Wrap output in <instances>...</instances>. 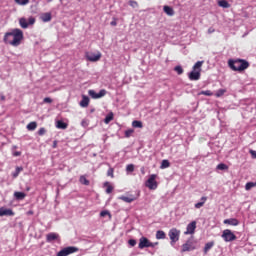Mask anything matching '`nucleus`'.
<instances>
[{"label":"nucleus","instance_id":"nucleus-11","mask_svg":"<svg viewBox=\"0 0 256 256\" xmlns=\"http://www.w3.org/2000/svg\"><path fill=\"white\" fill-rule=\"evenodd\" d=\"M15 212L12 209L6 207H0V217H13Z\"/></svg>","mask_w":256,"mask_h":256},{"label":"nucleus","instance_id":"nucleus-20","mask_svg":"<svg viewBox=\"0 0 256 256\" xmlns=\"http://www.w3.org/2000/svg\"><path fill=\"white\" fill-rule=\"evenodd\" d=\"M205 203H207V196H203L200 199V202L196 203L194 205L195 209H201V207H203L205 205Z\"/></svg>","mask_w":256,"mask_h":256},{"label":"nucleus","instance_id":"nucleus-22","mask_svg":"<svg viewBox=\"0 0 256 256\" xmlns=\"http://www.w3.org/2000/svg\"><path fill=\"white\" fill-rule=\"evenodd\" d=\"M23 171V166H17L15 171L12 173L13 179H17L19 177V173Z\"/></svg>","mask_w":256,"mask_h":256},{"label":"nucleus","instance_id":"nucleus-7","mask_svg":"<svg viewBox=\"0 0 256 256\" xmlns=\"http://www.w3.org/2000/svg\"><path fill=\"white\" fill-rule=\"evenodd\" d=\"M77 251H79V248H77L75 246H69V247H66V248L60 250L57 253V256H68V255H71L72 253H77Z\"/></svg>","mask_w":256,"mask_h":256},{"label":"nucleus","instance_id":"nucleus-25","mask_svg":"<svg viewBox=\"0 0 256 256\" xmlns=\"http://www.w3.org/2000/svg\"><path fill=\"white\" fill-rule=\"evenodd\" d=\"M167 237V234H165V231L158 230L156 232V239H165Z\"/></svg>","mask_w":256,"mask_h":256},{"label":"nucleus","instance_id":"nucleus-51","mask_svg":"<svg viewBox=\"0 0 256 256\" xmlns=\"http://www.w3.org/2000/svg\"><path fill=\"white\" fill-rule=\"evenodd\" d=\"M208 33H209V34L215 33V28H209V29H208Z\"/></svg>","mask_w":256,"mask_h":256},{"label":"nucleus","instance_id":"nucleus-31","mask_svg":"<svg viewBox=\"0 0 256 256\" xmlns=\"http://www.w3.org/2000/svg\"><path fill=\"white\" fill-rule=\"evenodd\" d=\"M168 167H171V163L169 160H162L160 169H167Z\"/></svg>","mask_w":256,"mask_h":256},{"label":"nucleus","instance_id":"nucleus-32","mask_svg":"<svg viewBox=\"0 0 256 256\" xmlns=\"http://www.w3.org/2000/svg\"><path fill=\"white\" fill-rule=\"evenodd\" d=\"M253 187H256V182H247L245 185V190L246 191H251Z\"/></svg>","mask_w":256,"mask_h":256},{"label":"nucleus","instance_id":"nucleus-43","mask_svg":"<svg viewBox=\"0 0 256 256\" xmlns=\"http://www.w3.org/2000/svg\"><path fill=\"white\" fill-rule=\"evenodd\" d=\"M111 121H113V116H112V115H108V116H106V118L104 119V122H105L106 124L111 123Z\"/></svg>","mask_w":256,"mask_h":256},{"label":"nucleus","instance_id":"nucleus-18","mask_svg":"<svg viewBox=\"0 0 256 256\" xmlns=\"http://www.w3.org/2000/svg\"><path fill=\"white\" fill-rule=\"evenodd\" d=\"M163 11H164V13H166V15H168L169 17H173V15H175V10H173V8L170 7V6L165 5V6L163 7Z\"/></svg>","mask_w":256,"mask_h":256},{"label":"nucleus","instance_id":"nucleus-30","mask_svg":"<svg viewBox=\"0 0 256 256\" xmlns=\"http://www.w3.org/2000/svg\"><path fill=\"white\" fill-rule=\"evenodd\" d=\"M219 7H223L224 9H229V2L226 0H220L218 2Z\"/></svg>","mask_w":256,"mask_h":256},{"label":"nucleus","instance_id":"nucleus-12","mask_svg":"<svg viewBox=\"0 0 256 256\" xmlns=\"http://www.w3.org/2000/svg\"><path fill=\"white\" fill-rule=\"evenodd\" d=\"M195 229H197V222L192 221L187 225L186 231L184 232V235H193L195 233Z\"/></svg>","mask_w":256,"mask_h":256},{"label":"nucleus","instance_id":"nucleus-19","mask_svg":"<svg viewBox=\"0 0 256 256\" xmlns=\"http://www.w3.org/2000/svg\"><path fill=\"white\" fill-rule=\"evenodd\" d=\"M214 246H215L214 241L207 242L204 246V255H207V253H209V251H211V249H213Z\"/></svg>","mask_w":256,"mask_h":256},{"label":"nucleus","instance_id":"nucleus-36","mask_svg":"<svg viewBox=\"0 0 256 256\" xmlns=\"http://www.w3.org/2000/svg\"><path fill=\"white\" fill-rule=\"evenodd\" d=\"M199 95H205L206 97H212L213 92H211V90H203L199 93Z\"/></svg>","mask_w":256,"mask_h":256},{"label":"nucleus","instance_id":"nucleus-45","mask_svg":"<svg viewBox=\"0 0 256 256\" xmlns=\"http://www.w3.org/2000/svg\"><path fill=\"white\" fill-rule=\"evenodd\" d=\"M128 243L131 247H135L137 245V241L135 239H130Z\"/></svg>","mask_w":256,"mask_h":256},{"label":"nucleus","instance_id":"nucleus-46","mask_svg":"<svg viewBox=\"0 0 256 256\" xmlns=\"http://www.w3.org/2000/svg\"><path fill=\"white\" fill-rule=\"evenodd\" d=\"M45 133H47V130H45V128H40L38 130V135H40V136H43Z\"/></svg>","mask_w":256,"mask_h":256},{"label":"nucleus","instance_id":"nucleus-26","mask_svg":"<svg viewBox=\"0 0 256 256\" xmlns=\"http://www.w3.org/2000/svg\"><path fill=\"white\" fill-rule=\"evenodd\" d=\"M203 63V61L196 62L195 65L193 66V71L201 72V67H203Z\"/></svg>","mask_w":256,"mask_h":256},{"label":"nucleus","instance_id":"nucleus-27","mask_svg":"<svg viewBox=\"0 0 256 256\" xmlns=\"http://www.w3.org/2000/svg\"><path fill=\"white\" fill-rule=\"evenodd\" d=\"M26 129H28V131H35L37 129V122H30L26 126Z\"/></svg>","mask_w":256,"mask_h":256},{"label":"nucleus","instance_id":"nucleus-9","mask_svg":"<svg viewBox=\"0 0 256 256\" xmlns=\"http://www.w3.org/2000/svg\"><path fill=\"white\" fill-rule=\"evenodd\" d=\"M88 95L92 97V99H101V97H105L107 95V90L102 89L99 93L95 92V90H89Z\"/></svg>","mask_w":256,"mask_h":256},{"label":"nucleus","instance_id":"nucleus-15","mask_svg":"<svg viewBox=\"0 0 256 256\" xmlns=\"http://www.w3.org/2000/svg\"><path fill=\"white\" fill-rule=\"evenodd\" d=\"M58 239H59V234H57V233L51 232V233L47 234V236H46V241L48 243H53V241H57Z\"/></svg>","mask_w":256,"mask_h":256},{"label":"nucleus","instance_id":"nucleus-2","mask_svg":"<svg viewBox=\"0 0 256 256\" xmlns=\"http://www.w3.org/2000/svg\"><path fill=\"white\" fill-rule=\"evenodd\" d=\"M228 65L232 71H245V69H249V63L247 60L243 59H236V60H229Z\"/></svg>","mask_w":256,"mask_h":256},{"label":"nucleus","instance_id":"nucleus-42","mask_svg":"<svg viewBox=\"0 0 256 256\" xmlns=\"http://www.w3.org/2000/svg\"><path fill=\"white\" fill-rule=\"evenodd\" d=\"M18 5H27L29 3V0H15Z\"/></svg>","mask_w":256,"mask_h":256},{"label":"nucleus","instance_id":"nucleus-50","mask_svg":"<svg viewBox=\"0 0 256 256\" xmlns=\"http://www.w3.org/2000/svg\"><path fill=\"white\" fill-rule=\"evenodd\" d=\"M110 25H112V27H116V25H117V20L114 19V20L110 23Z\"/></svg>","mask_w":256,"mask_h":256},{"label":"nucleus","instance_id":"nucleus-55","mask_svg":"<svg viewBox=\"0 0 256 256\" xmlns=\"http://www.w3.org/2000/svg\"><path fill=\"white\" fill-rule=\"evenodd\" d=\"M47 1V3H51L53 0H46Z\"/></svg>","mask_w":256,"mask_h":256},{"label":"nucleus","instance_id":"nucleus-47","mask_svg":"<svg viewBox=\"0 0 256 256\" xmlns=\"http://www.w3.org/2000/svg\"><path fill=\"white\" fill-rule=\"evenodd\" d=\"M107 215H110L109 211H107V210H104V211H102V212L100 213V216H101V217H107Z\"/></svg>","mask_w":256,"mask_h":256},{"label":"nucleus","instance_id":"nucleus-29","mask_svg":"<svg viewBox=\"0 0 256 256\" xmlns=\"http://www.w3.org/2000/svg\"><path fill=\"white\" fill-rule=\"evenodd\" d=\"M14 197H16V199L21 201V200L25 199L26 194L23 192H15Z\"/></svg>","mask_w":256,"mask_h":256},{"label":"nucleus","instance_id":"nucleus-23","mask_svg":"<svg viewBox=\"0 0 256 256\" xmlns=\"http://www.w3.org/2000/svg\"><path fill=\"white\" fill-rule=\"evenodd\" d=\"M132 127H134L135 129H143V122L139 120H134L132 122Z\"/></svg>","mask_w":256,"mask_h":256},{"label":"nucleus","instance_id":"nucleus-35","mask_svg":"<svg viewBox=\"0 0 256 256\" xmlns=\"http://www.w3.org/2000/svg\"><path fill=\"white\" fill-rule=\"evenodd\" d=\"M128 5H130V7H132L133 9H137V7H139V3L135 0L128 1Z\"/></svg>","mask_w":256,"mask_h":256},{"label":"nucleus","instance_id":"nucleus-49","mask_svg":"<svg viewBox=\"0 0 256 256\" xmlns=\"http://www.w3.org/2000/svg\"><path fill=\"white\" fill-rule=\"evenodd\" d=\"M249 153L253 159H256V151L255 150H250Z\"/></svg>","mask_w":256,"mask_h":256},{"label":"nucleus","instance_id":"nucleus-13","mask_svg":"<svg viewBox=\"0 0 256 256\" xmlns=\"http://www.w3.org/2000/svg\"><path fill=\"white\" fill-rule=\"evenodd\" d=\"M86 59L88 61L97 62V61H99V59H101V54H100V52H97V53H87L86 54Z\"/></svg>","mask_w":256,"mask_h":256},{"label":"nucleus","instance_id":"nucleus-38","mask_svg":"<svg viewBox=\"0 0 256 256\" xmlns=\"http://www.w3.org/2000/svg\"><path fill=\"white\" fill-rule=\"evenodd\" d=\"M80 183L82 185H89V180H87V178L85 176H80V179H79Z\"/></svg>","mask_w":256,"mask_h":256},{"label":"nucleus","instance_id":"nucleus-39","mask_svg":"<svg viewBox=\"0 0 256 256\" xmlns=\"http://www.w3.org/2000/svg\"><path fill=\"white\" fill-rule=\"evenodd\" d=\"M126 171H128V173H133V171H135V165L133 164L127 165Z\"/></svg>","mask_w":256,"mask_h":256},{"label":"nucleus","instance_id":"nucleus-34","mask_svg":"<svg viewBox=\"0 0 256 256\" xmlns=\"http://www.w3.org/2000/svg\"><path fill=\"white\" fill-rule=\"evenodd\" d=\"M216 169H218L219 171H227V169H229V166H227L226 164L220 163L217 165Z\"/></svg>","mask_w":256,"mask_h":256},{"label":"nucleus","instance_id":"nucleus-8","mask_svg":"<svg viewBox=\"0 0 256 256\" xmlns=\"http://www.w3.org/2000/svg\"><path fill=\"white\" fill-rule=\"evenodd\" d=\"M195 242L193 239H188L186 243L182 245L181 253H186L187 251H195Z\"/></svg>","mask_w":256,"mask_h":256},{"label":"nucleus","instance_id":"nucleus-6","mask_svg":"<svg viewBox=\"0 0 256 256\" xmlns=\"http://www.w3.org/2000/svg\"><path fill=\"white\" fill-rule=\"evenodd\" d=\"M155 179H157V176L155 174H151L146 181V187L152 191H155V189L158 187L157 181Z\"/></svg>","mask_w":256,"mask_h":256},{"label":"nucleus","instance_id":"nucleus-5","mask_svg":"<svg viewBox=\"0 0 256 256\" xmlns=\"http://www.w3.org/2000/svg\"><path fill=\"white\" fill-rule=\"evenodd\" d=\"M221 237L226 243L237 240V236L229 229L224 230Z\"/></svg>","mask_w":256,"mask_h":256},{"label":"nucleus","instance_id":"nucleus-28","mask_svg":"<svg viewBox=\"0 0 256 256\" xmlns=\"http://www.w3.org/2000/svg\"><path fill=\"white\" fill-rule=\"evenodd\" d=\"M104 187H106V193L110 194L113 193V186L109 182L104 183Z\"/></svg>","mask_w":256,"mask_h":256},{"label":"nucleus","instance_id":"nucleus-21","mask_svg":"<svg viewBox=\"0 0 256 256\" xmlns=\"http://www.w3.org/2000/svg\"><path fill=\"white\" fill-rule=\"evenodd\" d=\"M80 107H89V98L87 96H82V100L80 101Z\"/></svg>","mask_w":256,"mask_h":256},{"label":"nucleus","instance_id":"nucleus-17","mask_svg":"<svg viewBox=\"0 0 256 256\" xmlns=\"http://www.w3.org/2000/svg\"><path fill=\"white\" fill-rule=\"evenodd\" d=\"M224 225H232L233 227H237V225H239V220H237V218L225 219Z\"/></svg>","mask_w":256,"mask_h":256},{"label":"nucleus","instance_id":"nucleus-33","mask_svg":"<svg viewBox=\"0 0 256 256\" xmlns=\"http://www.w3.org/2000/svg\"><path fill=\"white\" fill-rule=\"evenodd\" d=\"M56 127L58 129H67V123L60 120L57 122Z\"/></svg>","mask_w":256,"mask_h":256},{"label":"nucleus","instance_id":"nucleus-24","mask_svg":"<svg viewBox=\"0 0 256 256\" xmlns=\"http://www.w3.org/2000/svg\"><path fill=\"white\" fill-rule=\"evenodd\" d=\"M41 19L44 23H49L51 21V13L42 14Z\"/></svg>","mask_w":256,"mask_h":256},{"label":"nucleus","instance_id":"nucleus-3","mask_svg":"<svg viewBox=\"0 0 256 256\" xmlns=\"http://www.w3.org/2000/svg\"><path fill=\"white\" fill-rule=\"evenodd\" d=\"M168 237H170V245H175V243L179 241V237H181V230H178L177 228L170 229Z\"/></svg>","mask_w":256,"mask_h":256},{"label":"nucleus","instance_id":"nucleus-41","mask_svg":"<svg viewBox=\"0 0 256 256\" xmlns=\"http://www.w3.org/2000/svg\"><path fill=\"white\" fill-rule=\"evenodd\" d=\"M174 71H176V73H178V75H183V68L181 66H176L174 68Z\"/></svg>","mask_w":256,"mask_h":256},{"label":"nucleus","instance_id":"nucleus-14","mask_svg":"<svg viewBox=\"0 0 256 256\" xmlns=\"http://www.w3.org/2000/svg\"><path fill=\"white\" fill-rule=\"evenodd\" d=\"M201 79V72L199 70H193L189 74V80L190 81H199Z\"/></svg>","mask_w":256,"mask_h":256},{"label":"nucleus","instance_id":"nucleus-10","mask_svg":"<svg viewBox=\"0 0 256 256\" xmlns=\"http://www.w3.org/2000/svg\"><path fill=\"white\" fill-rule=\"evenodd\" d=\"M150 246H153V242H151V240L148 239L147 237L143 236L139 239L138 247L140 249L149 248Z\"/></svg>","mask_w":256,"mask_h":256},{"label":"nucleus","instance_id":"nucleus-40","mask_svg":"<svg viewBox=\"0 0 256 256\" xmlns=\"http://www.w3.org/2000/svg\"><path fill=\"white\" fill-rule=\"evenodd\" d=\"M133 133H135V130L128 129L125 131V137L129 138V137H131V135H133Z\"/></svg>","mask_w":256,"mask_h":256},{"label":"nucleus","instance_id":"nucleus-53","mask_svg":"<svg viewBox=\"0 0 256 256\" xmlns=\"http://www.w3.org/2000/svg\"><path fill=\"white\" fill-rule=\"evenodd\" d=\"M157 245H159V242H154V243L152 242V246H150V247H152V248L157 247Z\"/></svg>","mask_w":256,"mask_h":256},{"label":"nucleus","instance_id":"nucleus-48","mask_svg":"<svg viewBox=\"0 0 256 256\" xmlns=\"http://www.w3.org/2000/svg\"><path fill=\"white\" fill-rule=\"evenodd\" d=\"M44 103H53V99L49 98V97H46L44 98Z\"/></svg>","mask_w":256,"mask_h":256},{"label":"nucleus","instance_id":"nucleus-1","mask_svg":"<svg viewBox=\"0 0 256 256\" xmlns=\"http://www.w3.org/2000/svg\"><path fill=\"white\" fill-rule=\"evenodd\" d=\"M3 41L8 45H12V47H19L23 41V30L15 28L10 32H6Z\"/></svg>","mask_w":256,"mask_h":256},{"label":"nucleus","instance_id":"nucleus-54","mask_svg":"<svg viewBox=\"0 0 256 256\" xmlns=\"http://www.w3.org/2000/svg\"><path fill=\"white\" fill-rule=\"evenodd\" d=\"M82 125H83V127H85V120L82 121Z\"/></svg>","mask_w":256,"mask_h":256},{"label":"nucleus","instance_id":"nucleus-4","mask_svg":"<svg viewBox=\"0 0 256 256\" xmlns=\"http://www.w3.org/2000/svg\"><path fill=\"white\" fill-rule=\"evenodd\" d=\"M35 17L30 16L28 19L22 17L19 19V25L22 29H28L31 25H35Z\"/></svg>","mask_w":256,"mask_h":256},{"label":"nucleus","instance_id":"nucleus-44","mask_svg":"<svg viewBox=\"0 0 256 256\" xmlns=\"http://www.w3.org/2000/svg\"><path fill=\"white\" fill-rule=\"evenodd\" d=\"M113 173H114L113 168H109L108 171H107V176H108V177H112V179H113V178L115 177V176L113 175Z\"/></svg>","mask_w":256,"mask_h":256},{"label":"nucleus","instance_id":"nucleus-16","mask_svg":"<svg viewBox=\"0 0 256 256\" xmlns=\"http://www.w3.org/2000/svg\"><path fill=\"white\" fill-rule=\"evenodd\" d=\"M119 199L124 201V203H133V201L137 200V197L130 195V196H120Z\"/></svg>","mask_w":256,"mask_h":256},{"label":"nucleus","instance_id":"nucleus-52","mask_svg":"<svg viewBox=\"0 0 256 256\" xmlns=\"http://www.w3.org/2000/svg\"><path fill=\"white\" fill-rule=\"evenodd\" d=\"M21 152H14V157H20Z\"/></svg>","mask_w":256,"mask_h":256},{"label":"nucleus","instance_id":"nucleus-37","mask_svg":"<svg viewBox=\"0 0 256 256\" xmlns=\"http://www.w3.org/2000/svg\"><path fill=\"white\" fill-rule=\"evenodd\" d=\"M225 93H227V90L219 89V90H217L215 95H216V97H223L225 95Z\"/></svg>","mask_w":256,"mask_h":256}]
</instances>
